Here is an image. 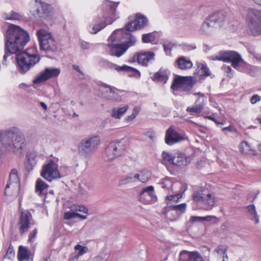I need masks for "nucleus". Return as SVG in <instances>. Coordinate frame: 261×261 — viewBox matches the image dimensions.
Segmentation results:
<instances>
[{
	"instance_id": "60",
	"label": "nucleus",
	"mask_w": 261,
	"mask_h": 261,
	"mask_svg": "<svg viewBox=\"0 0 261 261\" xmlns=\"http://www.w3.org/2000/svg\"><path fill=\"white\" fill-rule=\"evenodd\" d=\"M136 113H133L130 116H127L126 119L128 121H130L133 120L136 117Z\"/></svg>"
},
{
	"instance_id": "31",
	"label": "nucleus",
	"mask_w": 261,
	"mask_h": 261,
	"mask_svg": "<svg viewBox=\"0 0 261 261\" xmlns=\"http://www.w3.org/2000/svg\"><path fill=\"white\" fill-rule=\"evenodd\" d=\"M128 108V106H125L121 108H114L112 111V116L116 119H120L126 112Z\"/></svg>"
},
{
	"instance_id": "18",
	"label": "nucleus",
	"mask_w": 261,
	"mask_h": 261,
	"mask_svg": "<svg viewBox=\"0 0 261 261\" xmlns=\"http://www.w3.org/2000/svg\"><path fill=\"white\" fill-rule=\"evenodd\" d=\"M140 200L145 204L155 202L157 198L154 193V187L149 186L143 188L140 193Z\"/></svg>"
},
{
	"instance_id": "16",
	"label": "nucleus",
	"mask_w": 261,
	"mask_h": 261,
	"mask_svg": "<svg viewBox=\"0 0 261 261\" xmlns=\"http://www.w3.org/2000/svg\"><path fill=\"white\" fill-rule=\"evenodd\" d=\"M164 160H167L170 163L178 167L186 166L189 163L188 159L182 153H178L173 156L164 152Z\"/></svg>"
},
{
	"instance_id": "32",
	"label": "nucleus",
	"mask_w": 261,
	"mask_h": 261,
	"mask_svg": "<svg viewBox=\"0 0 261 261\" xmlns=\"http://www.w3.org/2000/svg\"><path fill=\"white\" fill-rule=\"evenodd\" d=\"M192 221H207L213 223H216L219 222V219L215 216H207L206 217H192L191 219Z\"/></svg>"
},
{
	"instance_id": "27",
	"label": "nucleus",
	"mask_w": 261,
	"mask_h": 261,
	"mask_svg": "<svg viewBox=\"0 0 261 261\" xmlns=\"http://www.w3.org/2000/svg\"><path fill=\"white\" fill-rule=\"evenodd\" d=\"M154 54L152 51L138 53L137 58L138 62L143 66H147V63L153 60Z\"/></svg>"
},
{
	"instance_id": "9",
	"label": "nucleus",
	"mask_w": 261,
	"mask_h": 261,
	"mask_svg": "<svg viewBox=\"0 0 261 261\" xmlns=\"http://www.w3.org/2000/svg\"><path fill=\"white\" fill-rule=\"evenodd\" d=\"M247 20L249 29L252 35L257 36L261 34V10L249 8L247 10Z\"/></svg>"
},
{
	"instance_id": "6",
	"label": "nucleus",
	"mask_w": 261,
	"mask_h": 261,
	"mask_svg": "<svg viewBox=\"0 0 261 261\" xmlns=\"http://www.w3.org/2000/svg\"><path fill=\"white\" fill-rule=\"evenodd\" d=\"M100 140L97 135L91 136L81 140L77 146L80 155L85 158H89L96 151L100 144Z\"/></svg>"
},
{
	"instance_id": "39",
	"label": "nucleus",
	"mask_w": 261,
	"mask_h": 261,
	"mask_svg": "<svg viewBox=\"0 0 261 261\" xmlns=\"http://www.w3.org/2000/svg\"><path fill=\"white\" fill-rule=\"evenodd\" d=\"M198 68L200 69V76H208L211 75V72L206 65L199 63L198 65Z\"/></svg>"
},
{
	"instance_id": "12",
	"label": "nucleus",
	"mask_w": 261,
	"mask_h": 261,
	"mask_svg": "<svg viewBox=\"0 0 261 261\" xmlns=\"http://www.w3.org/2000/svg\"><path fill=\"white\" fill-rule=\"evenodd\" d=\"M58 165L53 160L49 161L47 164L44 165L41 173V176L48 181L60 178L61 175L58 168Z\"/></svg>"
},
{
	"instance_id": "2",
	"label": "nucleus",
	"mask_w": 261,
	"mask_h": 261,
	"mask_svg": "<svg viewBox=\"0 0 261 261\" xmlns=\"http://www.w3.org/2000/svg\"><path fill=\"white\" fill-rule=\"evenodd\" d=\"M24 138L20 130L12 127L5 131L0 130V144L5 152L16 153L21 149Z\"/></svg>"
},
{
	"instance_id": "45",
	"label": "nucleus",
	"mask_w": 261,
	"mask_h": 261,
	"mask_svg": "<svg viewBox=\"0 0 261 261\" xmlns=\"http://www.w3.org/2000/svg\"><path fill=\"white\" fill-rule=\"evenodd\" d=\"M151 79L155 82H161L163 81V73L160 70L158 72H156L152 77Z\"/></svg>"
},
{
	"instance_id": "7",
	"label": "nucleus",
	"mask_w": 261,
	"mask_h": 261,
	"mask_svg": "<svg viewBox=\"0 0 261 261\" xmlns=\"http://www.w3.org/2000/svg\"><path fill=\"white\" fill-rule=\"evenodd\" d=\"M36 34L41 50L47 53H55L57 51L58 45L51 33L45 30L40 29L37 31Z\"/></svg>"
},
{
	"instance_id": "42",
	"label": "nucleus",
	"mask_w": 261,
	"mask_h": 261,
	"mask_svg": "<svg viewBox=\"0 0 261 261\" xmlns=\"http://www.w3.org/2000/svg\"><path fill=\"white\" fill-rule=\"evenodd\" d=\"M75 218H80L82 219H85L87 217L85 216L80 215L79 213H64V219L69 220Z\"/></svg>"
},
{
	"instance_id": "63",
	"label": "nucleus",
	"mask_w": 261,
	"mask_h": 261,
	"mask_svg": "<svg viewBox=\"0 0 261 261\" xmlns=\"http://www.w3.org/2000/svg\"><path fill=\"white\" fill-rule=\"evenodd\" d=\"M256 5L261 6V0H252Z\"/></svg>"
},
{
	"instance_id": "64",
	"label": "nucleus",
	"mask_w": 261,
	"mask_h": 261,
	"mask_svg": "<svg viewBox=\"0 0 261 261\" xmlns=\"http://www.w3.org/2000/svg\"><path fill=\"white\" fill-rule=\"evenodd\" d=\"M26 85L24 84H21L19 85V87L20 88H23L24 87H25Z\"/></svg>"
},
{
	"instance_id": "48",
	"label": "nucleus",
	"mask_w": 261,
	"mask_h": 261,
	"mask_svg": "<svg viewBox=\"0 0 261 261\" xmlns=\"http://www.w3.org/2000/svg\"><path fill=\"white\" fill-rule=\"evenodd\" d=\"M144 135L148 137L152 141H154L155 139V133L152 130H148L145 132Z\"/></svg>"
},
{
	"instance_id": "56",
	"label": "nucleus",
	"mask_w": 261,
	"mask_h": 261,
	"mask_svg": "<svg viewBox=\"0 0 261 261\" xmlns=\"http://www.w3.org/2000/svg\"><path fill=\"white\" fill-rule=\"evenodd\" d=\"M89 43L88 42L82 41L81 43V47L83 49H87L89 48Z\"/></svg>"
},
{
	"instance_id": "10",
	"label": "nucleus",
	"mask_w": 261,
	"mask_h": 261,
	"mask_svg": "<svg viewBox=\"0 0 261 261\" xmlns=\"http://www.w3.org/2000/svg\"><path fill=\"white\" fill-rule=\"evenodd\" d=\"M205 192V190L195 192L193 195V200L198 205L199 209L209 211L215 204V197Z\"/></svg>"
},
{
	"instance_id": "57",
	"label": "nucleus",
	"mask_w": 261,
	"mask_h": 261,
	"mask_svg": "<svg viewBox=\"0 0 261 261\" xmlns=\"http://www.w3.org/2000/svg\"><path fill=\"white\" fill-rule=\"evenodd\" d=\"M222 68L227 73H230L232 71L231 68L229 66H223Z\"/></svg>"
},
{
	"instance_id": "4",
	"label": "nucleus",
	"mask_w": 261,
	"mask_h": 261,
	"mask_svg": "<svg viewBox=\"0 0 261 261\" xmlns=\"http://www.w3.org/2000/svg\"><path fill=\"white\" fill-rule=\"evenodd\" d=\"M129 145L127 138L110 142L105 148V159L111 161L125 154Z\"/></svg>"
},
{
	"instance_id": "38",
	"label": "nucleus",
	"mask_w": 261,
	"mask_h": 261,
	"mask_svg": "<svg viewBox=\"0 0 261 261\" xmlns=\"http://www.w3.org/2000/svg\"><path fill=\"white\" fill-rule=\"evenodd\" d=\"M176 46L175 43H173L168 40L164 41V52L166 53L167 55H171V50L172 49Z\"/></svg>"
},
{
	"instance_id": "19",
	"label": "nucleus",
	"mask_w": 261,
	"mask_h": 261,
	"mask_svg": "<svg viewBox=\"0 0 261 261\" xmlns=\"http://www.w3.org/2000/svg\"><path fill=\"white\" fill-rule=\"evenodd\" d=\"M32 219L31 213H21L17 223L19 231L21 235L28 231L30 227Z\"/></svg>"
},
{
	"instance_id": "29",
	"label": "nucleus",
	"mask_w": 261,
	"mask_h": 261,
	"mask_svg": "<svg viewBox=\"0 0 261 261\" xmlns=\"http://www.w3.org/2000/svg\"><path fill=\"white\" fill-rule=\"evenodd\" d=\"M18 261H29L30 251L27 247L20 246L17 252Z\"/></svg>"
},
{
	"instance_id": "28",
	"label": "nucleus",
	"mask_w": 261,
	"mask_h": 261,
	"mask_svg": "<svg viewBox=\"0 0 261 261\" xmlns=\"http://www.w3.org/2000/svg\"><path fill=\"white\" fill-rule=\"evenodd\" d=\"M239 150L244 154L255 155L256 151L255 148L251 145L247 141H242L239 145Z\"/></svg>"
},
{
	"instance_id": "22",
	"label": "nucleus",
	"mask_w": 261,
	"mask_h": 261,
	"mask_svg": "<svg viewBox=\"0 0 261 261\" xmlns=\"http://www.w3.org/2000/svg\"><path fill=\"white\" fill-rule=\"evenodd\" d=\"M101 87L108 89L104 91L102 93L103 96L109 100H119L120 96L118 93L116 92L117 89L114 87L111 86L107 84L102 83L101 85Z\"/></svg>"
},
{
	"instance_id": "34",
	"label": "nucleus",
	"mask_w": 261,
	"mask_h": 261,
	"mask_svg": "<svg viewBox=\"0 0 261 261\" xmlns=\"http://www.w3.org/2000/svg\"><path fill=\"white\" fill-rule=\"evenodd\" d=\"M3 17L5 20H20L22 19V15L17 12L12 11L9 14L4 13Z\"/></svg>"
},
{
	"instance_id": "5",
	"label": "nucleus",
	"mask_w": 261,
	"mask_h": 261,
	"mask_svg": "<svg viewBox=\"0 0 261 261\" xmlns=\"http://www.w3.org/2000/svg\"><path fill=\"white\" fill-rule=\"evenodd\" d=\"M226 17V12L223 10L217 11L211 14L203 22L200 32L203 34L210 35L213 29L220 27Z\"/></svg>"
},
{
	"instance_id": "3",
	"label": "nucleus",
	"mask_w": 261,
	"mask_h": 261,
	"mask_svg": "<svg viewBox=\"0 0 261 261\" xmlns=\"http://www.w3.org/2000/svg\"><path fill=\"white\" fill-rule=\"evenodd\" d=\"M211 58L212 60L231 62V66L240 71L246 72L251 76L255 74V67L245 62L241 56L236 51H221L217 55Z\"/></svg>"
},
{
	"instance_id": "50",
	"label": "nucleus",
	"mask_w": 261,
	"mask_h": 261,
	"mask_svg": "<svg viewBox=\"0 0 261 261\" xmlns=\"http://www.w3.org/2000/svg\"><path fill=\"white\" fill-rule=\"evenodd\" d=\"M260 96L257 95V94H255V95H253L251 99H250V102L252 104H255L257 102L259 101L260 100Z\"/></svg>"
},
{
	"instance_id": "8",
	"label": "nucleus",
	"mask_w": 261,
	"mask_h": 261,
	"mask_svg": "<svg viewBox=\"0 0 261 261\" xmlns=\"http://www.w3.org/2000/svg\"><path fill=\"white\" fill-rule=\"evenodd\" d=\"M122 39L124 40L123 43H112L108 45L110 47L111 55L117 57H121L128 47L134 45L136 42L135 37L129 32L125 33Z\"/></svg>"
},
{
	"instance_id": "37",
	"label": "nucleus",
	"mask_w": 261,
	"mask_h": 261,
	"mask_svg": "<svg viewBox=\"0 0 261 261\" xmlns=\"http://www.w3.org/2000/svg\"><path fill=\"white\" fill-rule=\"evenodd\" d=\"M67 212H88V209L84 205L73 204Z\"/></svg>"
},
{
	"instance_id": "46",
	"label": "nucleus",
	"mask_w": 261,
	"mask_h": 261,
	"mask_svg": "<svg viewBox=\"0 0 261 261\" xmlns=\"http://www.w3.org/2000/svg\"><path fill=\"white\" fill-rule=\"evenodd\" d=\"M35 164V162L33 159L28 158L27 161L25 163V167L28 172H30L33 170V167Z\"/></svg>"
},
{
	"instance_id": "21",
	"label": "nucleus",
	"mask_w": 261,
	"mask_h": 261,
	"mask_svg": "<svg viewBox=\"0 0 261 261\" xmlns=\"http://www.w3.org/2000/svg\"><path fill=\"white\" fill-rule=\"evenodd\" d=\"M195 94L199 95H200V97L197 99L194 106L187 108L186 110L187 112L190 113L191 114H193L194 113H200L203 110L204 101L206 99L204 94H201L200 92L195 93Z\"/></svg>"
},
{
	"instance_id": "30",
	"label": "nucleus",
	"mask_w": 261,
	"mask_h": 261,
	"mask_svg": "<svg viewBox=\"0 0 261 261\" xmlns=\"http://www.w3.org/2000/svg\"><path fill=\"white\" fill-rule=\"evenodd\" d=\"M151 176V173L149 170L143 169L140 172V173L136 174L134 177L135 180L137 179L142 182H145L150 179Z\"/></svg>"
},
{
	"instance_id": "23",
	"label": "nucleus",
	"mask_w": 261,
	"mask_h": 261,
	"mask_svg": "<svg viewBox=\"0 0 261 261\" xmlns=\"http://www.w3.org/2000/svg\"><path fill=\"white\" fill-rule=\"evenodd\" d=\"M10 185L12 186V188H15L19 187L18 171L17 169L15 168L12 169L10 173L9 181L7 182L5 189V195H9V194L8 193V189L10 188Z\"/></svg>"
},
{
	"instance_id": "54",
	"label": "nucleus",
	"mask_w": 261,
	"mask_h": 261,
	"mask_svg": "<svg viewBox=\"0 0 261 261\" xmlns=\"http://www.w3.org/2000/svg\"><path fill=\"white\" fill-rule=\"evenodd\" d=\"M250 53L252 55L254 58L256 59L258 61H259L261 57V54L256 53L254 51H250Z\"/></svg>"
},
{
	"instance_id": "13",
	"label": "nucleus",
	"mask_w": 261,
	"mask_h": 261,
	"mask_svg": "<svg viewBox=\"0 0 261 261\" xmlns=\"http://www.w3.org/2000/svg\"><path fill=\"white\" fill-rule=\"evenodd\" d=\"M35 10L31 12L35 17L46 19L51 16V7L50 5L41 1L35 0Z\"/></svg>"
},
{
	"instance_id": "41",
	"label": "nucleus",
	"mask_w": 261,
	"mask_h": 261,
	"mask_svg": "<svg viewBox=\"0 0 261 261\" xmlns=\"http://www.w3.org/2000/svg\"><path fill=\"white\" fill-rule=\"evenodd\" d=\"M182 197L181 194H177L173 195L167 196L166 199L168 201L167 203L170 205L171 202H177Z\"/></svg>"
},
{
	"instance_id": "43",
	"label": "nucleus",
	"mask_w": 261,
	"mask_h": 261,
	"mask_svg": "<svg viewBox=\"0 0 261 261\" xmlns=\"http://www.w3.org/2000/svg\"><path fill=\"white\" fill-rule=\"evenodd\" d=\"M14 257L15 252L14 251V249L12 245L10 244L7 250L6 253L5 255L4 258H8L10 259H12L13 258H14Z\"/></svg>"
},
{
	"instance_id": "26",
	"label": "nucleus",
	"mask_w": 261,
	"mask_h": 261,
	"mask_svg": "<svg viewBox=\"0 0 261 261\" xmlns=\"http://www.w3.org/2000/svg\"><path fill=\"white\" fill-rule=\"evenodd\" d=\"M176 67L182 70H186L191 69L193 66L192 61L185 56L179 57L175 61Z\"/></svg>"
},
{
	"instance_id": "25",
	"label": "nucleus",
	"mask_w": 261,
	"mask_h": 261,
	"mask_svg": "<svg viewBox=\"0 0 261 261\" xmlns=\"http://www.w3.org/2000/svg\"><path fill=\"white\" fill-rule=\"evenodd\" d=\"M48 185L45 181L40 178L37 180L36 183V192L41 196L43 197L44 201H47V191Z\"/></svg>"
},
{
	"instance_id": "47",
	"label": "nucleus",
	"mask_w": 261,
	"mask_h": 261,
	"mask_svg": "<svg viewBox=\"0 0 261 261\" xmlns=\"http://www.w3.org/2000/svg\"><path fill=\"white\" fill-rule=\"evenodd\" d=\"M135 181L134 176H127L126 177L124 178H122L119 181V185H125L127 184L129 182Z\"/></svg>"
},
{
	"instance_id": "51",
	"label": "nucleus",
	"mask_w": 261,
	"mask_h": 261,
	"mask_svg": "<svg viewBox=\"0 0 261 261\" xmlns=\"http://www.w3.org/2000/svg\"><path fill=\"white\" fill-rule=\"evenodd\" d=\"M110 67L111 68L115 69V70H116L118 72L122 71L123 66H118L116 64L111 63L110 65Z\"/></svg>"
},
{
	"instance_id": "1",
	"label": "nucleus",
	"mask_w": 261,
	"mask_h": 261,
	"mask_svg": "<svg viewBox=\"0 0 261 261\" xmlns=\"http://www.w3.org/2000/svg\"><path fill=\"white\" fill-rule=\"evenodd\" d=\"M29 33L19 25L10 24L4 34V52L2 63L5 64L8 57L16 55V66L18 71L24 74L38 63L39 55L32 53V50H23L30 41Z\"/></svg>"
},
{
	"instance_id": "40",
	"label": "nucleus",
	"mask_w": 261,
	"mask_h": 261,
	"mask_svg": "<svg viewBox=\"0 0 261 261\" xmlns=\"http://www.w3.org/2000/svg\"><path fill=\"white\" fill-rule=\"evenodd\" d=\"M142 41L143 43H152L155 41V37L153 33L142 35Z\"/></svg>"
},
{
	"instance_id": "11",
	"label": "nucleus",
	"mask_w": 261,
	"mask_h": 261,
	"mask_svg": "<svg viewBox=\"0 0 261 261\" xmlns=\"http://www.w3.org/2000/svg\"><path fill=\"white\" fill-rule=\"evenodd\" d=\"M195 82L192 76L176 75L171 86L173 90L189 91L191 90Z\"/></svg>"
},
{
	"instance_id": "15",
	"label": "nucleus",
	"mask_w": 261,
	"mask_h": 261,
	"mask_svg": "<svg viewBox=\"0 0 261 261\" xmlns=\"http://www.w3.org/2000/svg\"><path fill=\"white\" fill-rule=\"evenodd\" d=\"M60 72V70L59 69L47 68L36 76L35 79L33 80V83L35 84H40L50 78L57 77L59 75Z\"/></svg>"
},
{
	"instance_id": "24",
	"label": "nucleus",
	"mask_w": 261,
	"mask_h": 261,
	"mask_svg": "<svg viewBox=\"0 0 261 261\" xmlns=\"http://www.w3.org/2000/svg\"><path fill=\"white\" fill-rule=\"evenodd\" d=\"M180 261H205L197 251H184L180 254Z\"/></svg>"
},
{
	"instance_id": "53",
	"label": "nucleus",
	"mask_w": 261,
	"mask_h": 261,
	"mask_svg": "<svg viewBox=\"0 0 261 261\" xmlns=\"http://www.w3.org/2000/svg\"><path fill=\"white\" fill-rule=\"evenodd\" d=\"M206 118H207L210 120H211L212 121H213L216 124H217V125H219V124H223V122H219L216 119H215L214 117H213L212 116H205V117Z\"/></svg>"
},
{
	"instance_id": "52",
	"label": "nucleus",
	"mask_w": 261,
	"mask_h": 261,
	"mask_svg": "<svg viewBox=\"0 0 261 261\" xmlns=\"http://www.w3.org/2000/svg\"><path fill=\"white\" fill-rule=\"evenodd\" d=\"M222 131L224 133H226V131H228V132H233V131L236 132V129L233 126L229 125V126L223 128Z\"/></svg>"
},
{
	"instance_id": "17",
	"label": "nucleus",
	"mask_w": 261,
	"mask_h": 261,
	"mask_svg": "<svg viewBox=\"0 0 261 261\" xmlns=\"http://www.w3.org/2000/svg\"><path fill=\"white\" fill-rule=\"evenodd\" d=\"M118 4L119 3L108 2L107 5L109 7L110 13L111 16L112 17L111 18L112 19V20L108 22V24L112 23V22L115 20V18H113V17L115 16V12ZM107 23H106L105 22H101L98 24H95L93 26L92 31L91 32V33L94 34H96L97 32L103 29L107 25Z\"/></svg>"
},
{
	"instance_id": "58",
	"label": "nucleus",
	"mask_w": 261,
	"mask_h": 261,
	"mask_svg": "<svg viewBox=\"0 0 261 261\" xmlns=\"http://www.w3.org/2000/svg\"><path fill=\"white\" fill-rule=\"evenodd\" d=\"M252 217L251 219L254 220L255 223H257L258 222V218L257 216V213H251Z\"/></svg>"
},
{
	"instance_id": "44",
	"label": "nucleus",
	"mask_w": 261,
	"mask_h": 261,
	"mask_svg": "<svg viewBox=\"0 0 261 261\" xmlns=\"http://www.w3.org/2000/svg\"><path fill=\"white\" fill-rule=\"evenodd\" d=\"M75 250L79 251L77 253V256H82L85 253H87L88 251V248L87 247L83 246L80 244L76 245L74 247Z\"/></svg>"
},
{
	"instance_id": "62",
	"label": "nucleus",
	"mask_w": 261,
	"mask_h": 261,
	"mask_svg": "<svg viewBox=\"0 0 261 261\" xmlns=\"http://www.w3.org/2000/svg\"><path fill=\"white\" fill-rule=\"evenodd\" d=\"M40 105L43 108V109H44L45 110H47V107L46 105L44 102H40Z\"/></svg>"
},
{
	"instance_id": "14",
	"label": "nucleus",
	"mask_w": 261,
	"mask_h": 261,
	"mask_svg": "<svg viewBox=\"0 0 261 261\" xmlns=\"http://www.w3.org/2000/svg\"><path fill=\"white\" fill-rule=\"evenodd\" d=\"M148 25L147 18L140 14L137 13L133 21H129L125 26V30L129 32L144 29Z\"/></svg>"
},
{
	"instance_id": "36",
	"label": "nucleus",
	"mask_w": 261,
	"mask_h": 261,
	"mask_svg": "<svg viewBox=\"0 0 261 261\" xmlns=\"http://www.w3.org/2000/svg\"><path fill=\"white\" fill-rule=\"evenodd\" d=\"M227 250V248L226 246L223 245H219L215 249V251L219 255H221L223 258L222 261H224L225 257L227 258V255L226 254Z\"/></svg>"
},
{
	"instance_id": "49",
	"label": "nucleus",
	"mask_w": 261,
	"mask_h": 261,
	"mask_svg": "<svg viewBox=\"0 0 261 261\" xmlns=\"http://www.w3.org/2000/svg\"><path fill=\"white\" fill-rule=\"evenodd\" d=\"M38 232V229L37 228H35L29 235L28 241L31 242L33 241V239H35L37 236Z\"/></svg>"
},
{
	"instance_id": "59",
	"label": "nucleus",
	"mask_w": 261,
	"mask_h": 261,
	"mask_svg": "<svg viewBox=\"0 0 261 261\" xmlns=\"http://www.w3.org/2000/svg\"><path fill=\"white\" fill-rule=\"evenodd\" d=\"M248 212H255V208L254 205H250L247 207Z\"/></svg>"
},
{
	"instance_id": "55",
	"label": "nucleus",
	"mask_w": 261,
	"mask_h": 261,
	"mask_svg": "<svg viewBox=\"0 0 261 261\" xmlns=\"http://www.w3.org/2000/svg\"><path fill=\"white\" fill-rule=\"evenodd\" d=\"M72 68L76 70V71H77L79 73H80L81 75H84V73L82 72V71L81 70L79 66L78 65H72Z\"/></svg>"
},
{
	"instance_id": "33",
	"label": "nucleus",
	"mask_w": 261,
	"mask_h": 261,
	"mask_svg": "<svg viewBox=\"0 0 261 261\" xmlns=\"http://www.w3.org/2000/svg\"><path fill=\"white\" fill-rule=\"evenodd\" d=\"M122 71L127 73L129 76L140 77V72L137 69L125 65H123Z\"/></svg>"
},
{
	"instance_id": "20",
	"label": "nucleus",
	"mask_w": 261,
	"mask_h": 261,
	"mask_svg": "<svg viewBox=\"0 0 261 261\" xmlns=\"http://www.w3.org/2000/svg\"><path fill=\"white\" fill-rule=\"evenodd\" d=\"M184 137L171 126L166 132L165 143L169 145H173L183 140Z\"/></svg>"
},
{
	"instance_id": "35",
	"label": "nucleus",
	"mask_w": 261,
	"mask_h": 261,
	"mask_svg": "<svg viewBox=\"0 0 261 261\" xmlns=\"http://www.w3.org/2000/svg\"><path fill=\"white\" fill-rule=\"evenodd\" d=\"M167 207H171L170 210L174 211H180L181 212H184L186 210L187 204L186 203H182L178 205H173L171 204L169 205L168 203H167ZM170 210H167V208H164V212L167 211H169Z\"/></svg>"
},
{
	"instance_id": "61",
	"label": "nucleus",
	"mask_w": 261,
	"mask_h": 261,
	"mask_svg": "<svg viewBox=\"0 0 261 261\" xmlns=\"http://www.w3.org/2000/svg\"><path fill=\"white\" fill-rule=\"evenodd\" d=\"M138 54H136L134 55L132 59L130 60L131 62H136V61H137V58L136 56H138Z\"/></svg>"
}]
</instances>
